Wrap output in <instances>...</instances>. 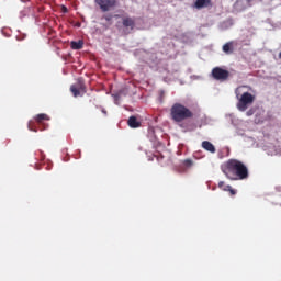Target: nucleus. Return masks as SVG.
I'll use <instances>...</instances> for the list:
<instances>
[{
  "label": "nucleus",
  "mask_w": 281,
  "mask_h": 281,
  "mask_svg": "<svg viewBox=\"0 0 281 281\" xmlns=\"http://www.w3.org/2000/svg\"><path fill=\"white\" fill-rule=\"evenodd\" d=\"M105 20L111 21V16H105Z\"/></svg>",
  "instance_id": "20"
},
{
  "label": "nucleus",
  "mask_w": 281,
  "mask_h": 281,
  "mask_svg": "<svg viewBox=\"0 0 281 281\" xmlns=\"http://www.w3.org/2000/svg\"><path fill=\"white\" fill-rule=\"evenodd\" d=\"M122 24H123V34L128 35L133 30H135V18L131 16H123L122 18Z\"/></svg>",
  "instance_id": "7"
},
{
  "label": "nucleus",
  "mask_w": 281,
  "mask_h": 281,
  "mask_svg": "<svg viewBox=\"0 0 281 281\" xmlns=\"http://www.w3.org/2000/svg\"><path fill=\"white\" fill-rule=\"evenodd\" d=\"M103 113H106V111L103 110Z\"/></svg>",
  "instance_id": "23"
},
{
  "label": "nucleus",
  "mask_w": 281,
  "mask_h": 281,
  "mask_svg": "<svg viewBox=\"0 0 281 281\" xmlns=\"http://www.w3.org/2000/svg\"><path fill=\"white\" fill-rule=\"evenodd\" d=\"M211 76L214 80H218L220 82H225L229 79V70H225L221 67H215L212 69Z\"/></svg>",
  "instance_id": "4"
},
{
  "label": "nucleus",
  "mask_w": 281,
  "mask_h": 281,
  "mask_svg": "<svg viewBox=\"0 0 281 281\" xmlns=\"http://www.w3.org/2000/svg\"><path fill=\"white\" fill-rule=\"evenodd\" d=\"M225 182L224 181H220L218 182V188L221 189V190H225Z\"/></svg>",
  "instance_id": "17"
},
{
  "label": "nucleus",
  "mask_w": 281,
  "mask_h": 281,
  "mask_svg": "<svg viewBox=\"0 0 281 281\" xmlns=\"http://www.w3.org/2000/svg\"><path fill=\"white\" fill-rule=\"evenodd\" d=\"M224 54H234V42H228L226 44L223 45L222 47Z\"/></svg>",
  "instance_id": "11"
},
{
  "label": "nucleus",
  "mask_w": 281,
  "mask_h": 281,
  "mask_svg": "<svg viewBox=\"0 0 281 281\" xmlns=\"http://www.w3.org/2000/svg\"><path fill=\"white\" fill-rule=\"evenodd\" d=\"M256 97L249 92H244L240 98H238L237 109L238 111L244 112L246 109H249L250 104H254Z\"/></svg>",
  "instance_id": "3"
},
{
  "label": "nucleus",
  "mask_w": 281,
  "mask_h": 281,
  "mask_svg": "<svg viewBox=\"0 0 281 281\" xmlns=\"http://www.w3.org/2000/svg\"><path fill=\"white\" fill-rule=\"evenodd\" d=\"M29 128H30V131H34V133H36V130H34V127H32L31 124H29Z\"/></svg>",
  "instance_id": "19"
},
{
  "label": "nucleus",
  "mask_w": 281,
  "mask_h": 281,
  "mask_svg": "<svg viewBox=\"0 0 281 281\" xmlns=\"http://www.w3.org/2000/svg\"><path fill=\"white\" fill-rule=\"evenodd\" d=\"M251 1H254V0H247V3H251Z\"/></svg>",
  "instance_id": "21"
},
{
  "label": "nucleus",
  "mask_w": 281,
  "mask_h": 281,
  "mask_svg": "<svg viewBox=\"0 0 281 281\" xmlns=\"http://www.w3.org/2000/svg\"><path fill=\"white\" fill-rule=\"evenodd\" d=\"M212 7V0H195L193 8L196 10H203V8Z\"/></svg>",
  "instance_id": "8"
},
{
  "label": "nucleus",
  "mask_w": 281,
  "mask_h": 281,
  "mask_svg": "<svg viewBox=\"0 0 281 281\" xmlns=\"http://www.w3.org/2000/svg\"><path fill=\"white\" fill-rule=\"evenodd\" d=\"M221 170L226 179H229L231 181L249 179V169L247 168V165L238 159H228L221 166Z\"/></svg>",
  "instance_id": "1"
},
{
  "label": "nucleus",
  "mask_w": 281,
  "mask_h": 281,
  "mask_svg": "<svg viewBox=\"0 0 281 281\" xmlns=\"http://www.w3.org/2000/svg\"><path fill=\"white\" fill-rule=\"evenodd\" d=\"M202 148L207 150V153H216V147H214V144L210 143V140L202 142Z\"/></svg>",
  "instance_id": "10"
},
{
  "label": "nucleus",
  "mask_w": 281,
  "mask_h": 281,
  "mask_svg": "<svg viewBox=\"0 0 281 281\" xmlns=\"http://www.w3.org/2000/svg\"><path fill=\"white\" fill-rule=\"evenodd\" d=\"M102 12H110L114 8H117V0H94Z\"/></svg>",
  "instance_id": "6"
},
{
  "label": "nucleus",
  "mask_w": 281,
  "mask_h": 281,
  "mask_svg": "<svg viewBox=\"0 0 281 281\" xmlns=\"http://www.w3.org/2000/svg\"><path fill=\"white\" fill-rule=\"evenodd\" d=\"M35 122H37V124H43V122H49V116L45 113H41V114H37L35 117H34Z\"/></svg>",
  "instance_id": "12"
},
{
  "label": "nucleus",
  "mask_w": 281,
  "mask_h": 281,
  "mask_svg": "<svg viewBox=\"0 0 281 281\" xmlns=\"http://www.w3.org/2000/svg\"><path fill=\"white\" fill-rule=\"evenodd\" d=\"M279 58H280V60H281V52L279 53Z\"/></svg>",
  "instance_id": "22"
},
{
  "label": "nucleus",
  "mask_w": 281,
  "mask_h": 281,
  "mask_svg": "<svg viewBox=\"0 0 281 281\" xmlns=\"http://www.w3.org/2000/svg\"><path fill=\"white\" fill-rule=\"evenodd\" d=\"M224 192H229L231 196H234L236 194V189H233L232 186L227 184L224 188Z\"/></svg>",
  "instance_id": "14"
},
{
  "label": "nucleus",
  "mask_w": 281,
  "mask_h": 281,
  "mask_svg": "<svg viewBox=\"0 0 281 281\" xmlns=\"http://www.w3.org/2000/svg\"><path fill=\"white\" fill-rule=\"evenodd\" d=\"M127 124L130 128H139L142 126V122L137 120V116H130Z\"/></svg>",
  "instance_id": "9"
},
{
  "label": "nucleus",
  "mask_w": 281,
  "mask_h": 281,
  "mask_svg": "<svg viewBox=\"0 0 281 281\" xmlns=\"http://www.w3.org/2000/svg\"><path fill=\"white\" fill-rule=\"evenodd\" d=\"M240 89H245V86H240L235 90L236 98H239L240 95Z\"/></svg>",
  "instance_id": "15"
},
{
  "label": "nucleus",
  "mask_w": 281,
  "mask_h": 281,
  "mask_svg": "<svg viewBox=\"0 0 281 281\" xmlns=\"http://www.w3.org/2000/svg\"><path fill=\"white\" fill-rule=\"evenodd\" d=\"M70 91L74 98H78V95H85V93H87V86H85L82 79H78L77 82L70 87Z\"/></svg>",
  "instance_id": "5"
},
{
  "label": "nucleus",
  "mask_w": 281,
  "mask_h": 281,
  "mask_svg": "<svg viewBox=\"0 0 281 281\" xmlns=\"http://www.w3.org/2000/svg\"><path fill=\"white\" fill-rule=\"evenodd\" d=\"M247 115H248V117L251 116V115H254V110H249V111L247 112Z\"/></svg>",
  "instance_id": "18"
},
{
  "label": "nucleus",
  "mask_w": 281,
  "mask_h": 281,
  "mask_svg": "<svg viewBox=\"0 0 281 281\" xmlns=\"http://www.w3.org/2000/svg\"><path fill=\"white\" fill-rule=\"evenodd\" d=\"M170 116L173 122L181 123L184 120H192L194 113L188 106L181 103H175L170 109Z\"/></svg>",
  "instance_id": "2"
},
{
  "label": "nucleus",
  "mask_w": 281,
  "mask_h": 281,
  "mask_svg": "<svg viewBox=\"0 0 281 281\" xmlns=\"http://www.w3.org/2000/svg\"><path fill=\"white\" fill-rule=\"evenodd\" d=\"M71 49H82L85 47V42L82 40L70 42Z\"/></svg>",
  "instance_id": "13"
},
{
  "label": "nucleus",
  "mask_w": 281,
  "mask_h": 281,
  "mask_svg": "<svg viewBox=\"0 0 281 281\" xmlns=\"http://www.w3.org/2000/svg\"><path fill=\"white\" fill-rule=\"evenodd\" d=\"M183 165L187 167V168H190V166H192V160L191 159H186L183 161Z\"/></svg>",
  "instance_id": "16"
}]
</instances>
